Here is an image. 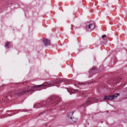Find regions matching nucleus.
<instances>
[{
  "label": "nucleus",
  "instance_id": "f257e3e1",
  "mask_svg": "<svg viewBox=\"0 0 127 127\" xmlns=\"http://www.w3.org/2000/svg\"><path fill=\"white\" fill-rule=\"evenodd\" d=\"M62 80L58 79L54 80L50 84L48 83H45L43 84L38 85L31 87H27L26 88L22 90L19 93V95H20L24 94L29 92L36 91L40 90L41 89H45L47 88L50 87L52 86H57V84L61 83H62Z\"/></svg>",
  "mask_w": 127,
  "mask_h": 127
},
{
  "label": "nucleus",
  "instance_id": "f03ea898",
  "mask_svg": "<svg viewBox=\"0 0 127 127\" xmlns=\"http://www.w3.org/2000/svg\"><path fill=\"white\" fill-rule=\"evenodd\" d=\"M61 100V98L59 96H54L49 98L43 102H41L40 103L34 105V107L36 108L42 107H45V108H49V105H50L53 104V103L56 104L57 103V102H60Z\"/></svg>",
  "mask_w": 127,
  "mask_h": 127
},
{
  "label": "nucleus",
  "instance_id": "7ed1b4c3",
  "mask_svg": "<svg viewBox=\"0 0 127 127\" xmlns=\"http://www.w3.org/2000/svg\"><path fill=\"white\" fill-rule=\"evenodd\" d=\"M119 95V93L115 94L113 95H105L103 99L105 100H107L110 101L112 100L115 97H116Z\"/></svg>",
  "mask_w": 127,
  "mask_h": 127
},
{
  "label": "nucleus",
  "instance_id": "20e7f679",
  "mask_svg": "<svg viewBox=\"0 0 127 127\" xmlns=\"http://www.w3.org/2000/svg\"><path fill=\"white\" fill-rule=\"evenodd\" d=\"M95 25L94 23H89L87 24L86 30L87 31H91L95 28Z\"/></svg>",
  "mask_w": 127,
  "mask_h": 127
},
{
  "label": "nucleus",
  "instance_id": "39448f33",
  "mask_svg": "<svg viewBox=\"0 0 127 127\" xmlns=\"http://www.w3.org/2000/svg\"><path fill=\"white\" fill-rule=\"evenodd\" d=\"M73 113L74 112H70L68 113L67 114L68 119H70V121L72 123H75L77 121V118L74 117L72 118V117Z\"/></svg>",
  "mask_w": 127,
  "mask_h": 127
},
{
  "label": "nucleus",
  "instance_id": "423d86ee",
  "mask_svg": "<svg viewBox=\"0 0 127 127\" xmlns=\"http://www.w3.org/2000/svg\"><path fill=\"white\" fill-rule=\"evenodd\" d=\"M96 69L95 67H93L91 68L89 72V77H92L93 75L96 73Z\"/></svg>",
  "mask_w": 127,
  "mask_h": 127
},
{
  "label": "nucleus",
  "instance_id": "0eeeda50",
  "mask_svg": "<svg viewBox=\"0 0 127 127\" xmlns=\"http://www.w3.org/2000/svg\"><path fill=\"white\" fill-rule=\"evenodd\" d=\"M94 99V98H89L87 101L85 103H84L82 104V106H86V105H89L91 104L93 102V100Z\"/></svg>",
  "mask_w": 127,
  "mask_h": 127
},
{
  "label": "nucleus",
  "instance_id": "6e6552de",
  "mask_svg": "<svg viewBox=\"0 0 127 127\" xmlns=\"http://www.w3.org/2000/svg\"><path fill=\"white\" fill-rule=\"evenodd\" d=\"M43 42L45 46H47L50 44L51 41L47 38H45L43 39Z\"/></svg>",
  "mask_w": 127,
  "mask_h": 127
},
{
  "label": "nucleus",
  "instance_id": "1a4fd4ad",
  "mask_svg": "<svg viewBox=\"0 0 127 127\" xmlns=\"http://www.w3.org/2000/svg\"><path fill=\"white\" fill-rule=\"evenodd\" d=\"M45 110L43 112H41L39 114V115L40 116L43 113H44L46 111H48V110H49V109H50V110H51L50 108L49 109L47 108H47L46 107H45Z\"/></svg>",
  "mask_w": 127,
  "mask_h": 127
},
{
  "label": "nucleus",
  "instance_id": "9d476101",
  "mask_svg": "<svg viewBox=\"0 0 127 127\" xmlns=\"http://www.w3.org/2000/svg\"><path fill=\"white\" fill-rule=\"evenodd\" d=\"M10 42H7L6 43L5 46L7 48H9V45L10 44Z\"/></svg>",
  "mask_w": 127,
  "mask_h": 127
},
{
  "label": "nucleus",
  "instance_id": "9b49d317",
  "mask_svg": "<svg viewBox=\"0 0 127 127\" xmlns=\"http://www.w3.org/2000/svg\"><path fill=\"white\" fill-rule=\"evenodd\" d=\"M122 79L120 77H118L116 79H115V80H116V82H117L120 81Z\"/></svg>",
  "mask_w": 127,
  "mask_h": 127
},
{
  "label": "nucleus",
  "instance_id": "f8f14e48",
  "mask_svg": "<svg viewBox=\"0 0 127 127\" xmlns=\"http://www.w3.org/2000/svg\"><path fill=\"white\" fill-rule=\"evenodd\" d=\"M106 37V35H105V34H104V35H103L102 36V38L104 40H105V39L104 38L105 37Z\"/></svg>",
  "mask_w": 127,
  "mask_h": 127
},
{
  "label": "nucleus",
  "instance_id": "ddd939ff",
  "mask_svg": "<svg viewBox=\"0 0 127 127\" xmlns=\"http://www.w3.org/2000/svg\"><path fill=\"white\" fill-rule=\"evenodd\" d=\"M76 91V90H71V92L72 93H74V92H75V91Z\"/></svg>",
  "mask_w": 127,
  "mask_h": 127
},
{
  "label": "nucleus",
  "instance_id": "4468645a",
  "mask_svg": "<svg viewBox=\"0 0 127 127\" xmlns=\"http://www.w3.org/2000/svg\"><path fill=\"white\" fill-rule=\"evenodd\" d=\"M97 100H95V101H94V102H93V103H97Z\"/></svg>",
  "mask_w": 127,
  "mask_h": 127
},
{
  "label": "nucleus",
  "instance_id": "2eb2a0df",
  "mask_svg": "<svg viewBox=\"0 0 127 127\" xmlns=\"http://www.w3.org/2000/svg\"><path fill=\"white\" fill-rule=\"evenodd\" d=\"M56 29L55 28H53L52 29V30L53 31H55Z\"/></svg>",
  "mask_w": 127,
  "mask_h": 127
},
{
  "label": "nucleus",
  "instance_id": "dca6fc26",
  "mask_svg": "<svg viewBox=\"0 0 127 127\" xmlns=\"http://www.w3.org/2000/svg\"><path fill=\"white\" fill-rule=\"evenodd\" d=\"M115 34L116 35H118V33L117 32H116L115 33Z\"/></svg>",
  "mask_w": 127,
  "mask_h": 127
},
{
  "label": "nucleus",
  "instance_id": "f3484780",
  "mask_svg": "<svg viewBox=\"0 0 127 127\" xmlns=\"http://www.w3.org/2000/svg\"><path fill=\"white\" fill-rule=\"evenodd\" d=\"M13 85H14V86H15L16 85H17V84H16L15 83H14L13 84Z\"/></svg>",
  "mask_w": 127,
  "mask_h": 127
},
{
  "label": "nucleus",
  "instance_id": "a211bd4d",
  "mask_svg": "<svg viewBox=\"0 0 127 127\" xmlns=\"http://www.w3.org/2000/svg\"><path fill=\"white\" fill-rule=\"evenodd\" d=\"M62 3L61 2H60L59 3V5H62Z\"/></svg>",
  "mask_w": 127,
  "mask_h": 127
},
{
  "label": "nucleus",
  "instance_id": "6ab92c4d",
  "mask_svg": "<svg viewBox=\"0 0 127 127\" xmlns=\"http://www.w3.org/2000/svg\"><path fill=\"white\" fill-rule=\"evenodd\" d=\"M93 11V9H91V12H92Z\"/></svg>",
  "mask_w": 127,
  "mask_h": 127
},
{
  "label": "nucleus",
  "instance_id": "aec40b11",
  "mask_svg": "<svg viewBox=\"0 0 127 127\" xmlns=\"http://www.w3.org/2000/svg\"><path fill=\"white\" fill-rule=\"evenodd\" d=\"M60 30L61 31H62L63 30V29L62 28H61Z\"/></svg>",
  "mask_w": 127,
  "mask_h": 127
},
{
  "label": "nucleus",
  "instance_id": "412c9836",
  "mask_svg": "<svg viewBox=\"0 0 127 127\" xmlns=\"http://www.w3.org/2000/svg\"><path fill=\"white\" fill-rule=\"evenodd\" d=\"M84 94V93H83L82 94V95H83Z\"/></svg>",
  "mask_w": 127,
  "mask_h": 127
},
{
  "label": "nucleus",
  "instance_id": "4be33fe9",
  "mask_svg": "<svg viewBox=\"0 0 127 127\" xmlns=\"http://www.w3.org/2000/svg\"><path fill=\"white\" fill-rule=\"evenodd\" d=\"M70 95H71V94H72V93H71H71H70Z\"/></svg>",
  "mask_w": 127,
  "mask_h": 127
},
{
  "label": "nucleus",
  "instance_id": "5701e85b",
  "mask_svg": "<svg viewBox=\"0 0 127 127\" xmlns=\"http://www.w3.org/2000/svg\"><path fill=\"white\" fill-rule=\"evenodd\" d=\"M45 126H47V125H45Z\"/></svg>",
  "mask_w": 127,
  "mask_h": 127
},
{
  "label": "nucleus",
  "instance_id": "b1692460",
  "mask_svg": "<svg viewBox=\"0 0 127 127\" xmlns=\"http://www.w3.org/2000/svg\"><path fill=\"white\" fill-rule=\"evenodd\" d=\"M118 73V72H117V73Z\"/></svg>",
  "mask_w": 127,
  "mask_h": 127
}]
</instances>
